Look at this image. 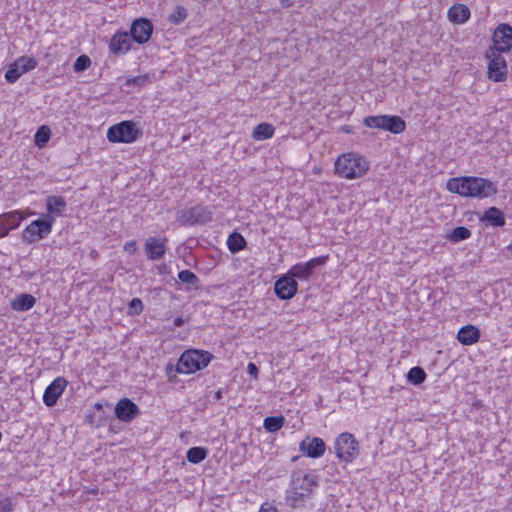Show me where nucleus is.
I'll use <instances>...</instances> for the list:
<instances>
[{
    "instance_id": "obj_1",
    "label": "nucleus",
    "mask_w": 512,
    "mask_h": 512,
    "mask_svg": "<svg viewBox=\"0 0 512 512\" xmlns=\"http://www.w3.org/2000/svg\"><path fill=\"white\" fill-rule=\"evenodd\" d=\"M447 189L461 196L475 198H487L497 193V187L492 181L480 177L449 179Z\"/></svg>"
},
{
    "instance_id": "obj_2",
    "label": "nucleus",
    "mask_w": 512,
    "mask_h": 512,
    "mask_svg": "<svg viewBox=\"0 0 512 512\" xmlns=\"http://www.w3.org/2000/svg\"><path fill=\"white\" fill-rule=\"evenodd\" d=\"M368 170V161L360 154L353 152L339 156L335 162V173L345 179L361 178Z\"/></svg>"
},
{
    "instance_id": "obj_3",
    "label": "nucleus",
    "mask_w": 512,
    "mask_h": 512,
    "mask_svg": "<svg viewBox=\"0 0 512 512\" xmlns=\"http://www.w3.org/2000/svg\"><path fill=\"white\" fill-rule=\"evenodd\" d=\"M211 359L212 355L207 351L188 350L179 358L176 369L179 373L190 374L204 369Z\"/></svg>"
},
{
    "instance_id": "obj_4",
    "label": "nucleus",
    "mask_w": 512,
    "mask_h": 512,
    "mask_svg": "<svg viewBox=\"0 0 512 512\" xmlns=\"http://www.w3.org/2000/svg\"><path fill=\"white\" fill-rule=\"evenodd\" d=\"M334 449L337 458L345 463H351L359 455L358 441L348 432H343L336 438Z\"/></svg>"
},
{
    "instance_id": "obj_5",
    "label": "nucleus",
    "mask_w": 512,
    "mask_h": 512,
    "mask_svg": "<svg viewBox=\"0 0 512 512\" xmlns=\"http://www.w3.org/2000/svg\"><path fill=\"white\" fill-rule=\"evenodd\" d=\"M141 134L134 122L122 121L108 129L107 139L112 143H133Z\"/></svg>"
},
{
    "instance_id": "obj_6",
    "label": "nucleus",
    "mask_w": 512,
    "mask_h": 512,
    "mask_svg": "<svg viewBox=\"0 0 512 512\" xmlns=\"http://www.w3.org/2000/svg\"><path fill=\"white\" fill-rule=\"evenodd\" d=\"M364 124L370 128L383 129L395 134L403 132L406 127L401 117L390 115L368 116L364 119Z\"/></svg>"
},
{
    "instance_id": "obj_7",
    "label": "nucleus",
    "mask_w": 512,
    "mask_h": 512,
    "mask_svg": "<svg viewBox=\"0 0 512 512\" xmlns=\"http://www.w3.org/2000/svg\"><path fill=\"white\" fill-rule=\"evenodd\" d=\"M486 58L488 62V77L494 82L504 81L507 77V62L501 53L495 50H487Z\"/></svg>"
},
{
    "instance_id": "obj_8",
    "label": "nucleus",
    "mask_w": 512,
    "mask_h": 512,
    "mask_svg": "<svg viewBox=\"0 0 512 512\" xmlns=\"http://www.w3.org/2000/svg\"><path fill=\"white\" fill-rule=\"evenodd\" d=\"M493 46L487 50H495L497 53L509 52L512 48V27L508 24H500L492 36Z\"/></svg>"
},
{
    "instance_id": "obj_9",
    "label": "nucleus",
    "mask_w": 512,
    "mask_h": 512,
    "mask_svg": "<svg viewBox=\"0 0 512 512\" xmlns=\"http://www.w3.org/2000/svg\"><path fill=\"white\" fill-rule=\"evenodd\" d=\"M52 230L50 220L44 218L31 222L23 231L22 238L27 243H33L45 238Z\"/></svg>"
},
{
    "instance_id": "obj_10",
    "label": "nucleus",
    "mask_w": 512,
    "mask_h": 512,
    "mask_svg": "<svg viewBox=\"0 0 512 512\" xmlns=\"http://www.w3.org/2000/svg\"><path fill=\"white\" fill-rule=\"evenodd\" d=\"M130 31L135 42L144 44L151 38L153 25L148 19L139 18L133 21Z\"/></svg>"
},
{
    "instance_id": "obj_11",
    "label": "nucleus",
    "mask_w": 512,
    "mask_h": 512,
    "mask_svg": "<svg viewBox=\"0 0 512 512\" xmlns=\"http://www.w3.org/2000/svg\"><path fill=\"white\" fill-rule=\"evenodd\" d=\"M299 449L303 455L319 458L325 453L326 444L321 438L307 436L300 442Z\"/></svg>"
},
{
    "instance_id": "obj_12",
    "label": "nucleus",
    "mask_w": 512,
    "mask_h": 512,
    "mask_svg": "<svg viewBox=\"0 0 512 512\" xmlns=\"http://www.w3.org/2000/svg\"><path fill=\"white\" fill-rule=\"evenodd\" d=\"M274 291L280 299H291L297 292V282L287 273L275 282Z\"/></svg>"
},
{
    "instance_id": "obj_13",
    "label": "nucleus",
    "mask_w": 512,
    "mask_h": 512,
    "mask_svg": "<svg viewBox=\"0 0 512 512\" xmlns=\"http://www.w3.org/2000/svg\"><path fill=\"white\" fill-rule=\"evenodd\" d=\"M139 414V407L128 398L119 400L115 406V415L120 421H132Z\"/></svg>"
},
{
    "instance_id": "obj_14",
    "label": "nucleus",
    "mask_w": 512,
    "mask_h": 512,
    "mask_svg": "<svg viewBox=\"0 0 512 512\" xmlns=\"http://www.w3.org/2000/svg\"><path fill=\"white\" fill-rule=\"evenodd\" d=\"M67 204L64 198L60 196H48L46 199L47 214L44 216L45 220H50L51 225L56 217L62 216L66 210Z\"/></svg>"
},
{
    "instance_id": "obj_15",
    "label": "nucleus",
    "mask_w": 512,
    "mask_h": 512,
    "mask_svg": "<svg viewBox=\"0 0 512 512\" xmlns=\"http://www.w3.org/2000/svg\"><path fill=\"white\" fill-rule=\"evenodd\" d=\"M166 238L149 237L145 241V252L150 260L161 259L167 250Z\"/></svg>"
},
{
    "instance_id": "obj_16",
    "label": "nucleus",
    "mask_w": 512,
    "mask_h": 512,
    "mask_svg": "<svg viewBox=\"0 0 512 512\" xmlns=\"http://www.w3.org/2000/svg\"><path fill=\"white\" fill-rule=\"evenodd\" d=\"M67 386V381L62 378H56L45 390L43 395V401L48 406L51 407L56 404L58 398L63 393L65 387Z\"/></svg>"
},
{
    "instance_id": "obj_17",
    "label": "nucleus",
    "mask_w": 512,
    "mask_h": 512,
    "mask_svg": "<svg viewBox=\"0 0 512 512\" xmlns=\"http://www.w3.org/2000/svg\"><path fill=\"white\" fill-rule=\"evenodd\" d=\"M131 39L128 33H116L109 44V49L116 55L125 54L130 50Z\"/></svg>"
},
{
    "instance_id": "obj_18",
    "label": "nucleus",
    "mask_w": 512,
    "mask_h": 512,
    "mask_svg": "<svg viewBox=\"0 0 512 512\" xmlns=\"http://www.w3.org/2000/svg\"><path fill=\"white\" fill-rule=\"evenodd\" d=\"M480 338V331L474 325H466L462 327L457 334L458 341L463 345H472Z\"/></svg>"
},
{
    "instance_id": "obj_19",
    "label": "nucleus",
    "mask_w": 512,
    "mask_h": 512,
    "mask_svg": "<svg viewBox=\"0 0 512 512\" xmlns=\"http://www.w3.org/2000/svg\"><path fill=\"white\" fill-rule=\"evenodd\" d=\"M470 17V10L464 4H454L448 10V18L453 23H464Z\"/></svg>"
},
{
    "instance_id": "obj_20",
    "label": "nucleus",
    "mask_w": 512,
    "mask_h": 512,
    "mask_svg": "<svg viewBox=\"0 0 512 512\" xmlns=\"http://www.w3.org/2000/svg\"><path fill=\"white\" fill-rule=\"evenodd\" d=\"M36 299L31 294H20L11 303V307L15 311H28L35 305Z\"/></svg>"
},
{
    "instance_id": "obj_21",
    "label": "nucleus",
    "mask_w": 512,
    "mask_h": 512,
    "mask_svg": "<svg viewBox=\"0 0 512 512\" xmlns=\"http://www.w3.org/2000/svg\"><path fill=\"white\" fill-rule=\"evenodd\" d=\"M1 217L4 220L5 227L7 228L8 233L11 230L18 228L21 221L24 219V215L20 211H11L8 213H3L1 214Z\"/></svg>"
},
{
    "instance_id": "obj_22",
    "label": "nucleus",
    "mask_w": 512,
    "mask_h": 512,
    "mask_svg": "<svg viewBox=\"0 0 512 512\" xmlns=\"http://www.w3.org/2000/svg\"><path fill=\"white\" fill-rule=\"evenodd\" d=\"M483 220L493 226L505 225V218L502 211L496 207H490L483 216Z\"/></svg>"
},
{
    "instance_id": "obj_23",
    "label": "nucleus",
    "mask_w": 512,
    "mask_h": 512,
    "mask_svg": "<svg viewBox=\"0 0 512 512\" xmlns=\"http://www.w3.org/2000/svg\"><path fill=\"white\" fill-rule=\"evenodd\" d=\"M275 128L273 125L268 123L258 124L252 133V137L256 141L266 140L273 136Z\"/></svg>"
},
{
    "instance_id": "obj_24",
    "label": "nucleus",
    "mask_w": 512,
    "mask_h": 512,
    "mask_svg": "<svg viewBox=\"0 0 512 512\" xmlns=\"http://www.w3.org/2000/svg\"><path fill=\"white\" fill-rule=\"evenodd\" d=\"M288 274L293 277L294 280H307L311 276V272L304 265V263H299L294 265L289 271Z\"/></svg>"
},
{
    "instance_id": "obj_25",
    "label": "nucleus",
    "mask_w": 512,
    "mask_h": 512,
    "mask_svg": "<svg viewBox=\"0 0 512 512\" xmlns=\"http://www.w3.org/2000/svg\"><path fill=\"white\" fill-rule=\"evenodd\" d=\"M283 416H271L264 419L263 426L269 432H276L284 425Z\"/></svg>"
},
{
    "instance_id": "obj_26",
    "label": "nucleus",
    "mask_w": 512,
    "mask_h": 512,
    "mask_svg": "<svg viewBox=\"0 0 512 512\" xmlns=\"http://www.w3.org/2000/svg\"><path fill=\"white\" fill-rule=\"evenodd\" d=\"M207 456V451L202 447H192L187 451L186 458L189 462L197 464Z\"/></svg>"
},
{
    "instance_id": "obj_27",
    "label": "nucleus",
    "mask_w": 512,
    "mask_h": 512,
    "mask_svg": "<svg viewBox=\"0 0 512 512\" xmlns=\"http://www.w3.org/2000/svg\"><path fill=\"white\" fill-rule=\"evenodd\" d=\"M246 241L239 233H232L227 240L231 252H238L245 247Z\"/></svg>"
},
{
    "instance_id": "obj_28",
    "label": "nucleus",
    "mask_w": 512,
    "mask_h": 512,
    "mask_svg": "<svg viewBox=\"0 0 512 512\" xmlns=\"http://www.w3.org/2000/svg\"><path fill=\"white\" fill-rule=\"evenodd\" d=\"M426 373L421 367H413L407 373V380L414 384L419 385L425 381Z\"/></svg>"
},
{
    "instance_id": "obj_29",
    "label": "nucleus",
    "mask_w": 512,
    "mask_h": 512,
    "mask_svg": "<svg viewBox=\"0 0 512 512\" xmlns=\"http://www.w3.org/2000/svg\"><path fill=\"white\" fill-rule=\"evenodd\" d=\"M471 235V232L468 228L459 226L454 228L451 233L448 235V239L454 243L459 241L468 239Z\"/></svg>"
},
{
    "instance_id": "obj_30",
    "label": "nucleus",
    "mask_w": 512,
    "mask_h": 512,
    "mask_svg": "<svg viewBox=\"0 0 512 512\" xmlns=\"http://www.w3.org/2000/svg\"><path fill=\"white\" fill-rule=\"evenodd\" d=\"M51 131L47 126H41L35 134V144L43 147L50 139Z\"/></svg>"
},
{
    "instance_id": "obj_31",
    "label": "nucleus",
    "mask_w": 512,
    "mask_h": 512,
    "mask_svg": "<svg viewBox=\"0 0 512 512\" xmlns=\"http://www.w3.org/2000/svg\"><path fill=\"white\" fill-rule=\"evenodd\" d=\"M178 279L182 283L190 284L192 286L197 287L199 279L198 277L191 272L190 270H182L178 273Z\"/></svg>"
},
{
    "instance_id": "obj_32",
    "label": "nucleus",
    "mask_w": 512,
    "mask_h": 512,
    "mask_svg": "<svg viewBox=\"0 0 512 512\" xmlns=\"http://www.w3.org/2000/svg\"><path fill=\"white\" fill-rule=\"evenodd\" d=\"M187 10L183 6H177L173 13L169 16L170 22L180 24L187 18Z\"/></svg>"
},
{
    "instance_id": "obj_33",
    "label": "nucleus",
    "mask_w": 512,
    "mask_h": 512,
    "mask_svg": "<svg viewBox=\"0 0 512 512\" xmlns=\"http://www.w3.org/2000/svg\"><path fill=\"white\" fill-rule=\"evenodd\" d=\"M91 65V60L87 55H80L76 58L73 69L76 72H82L88 69Z\"/></svg>"
},
{
    "instance_id": "obj_34",
    "label": "nucleus",
    "mask_w": 512,
    "mask_h": 512,
    "mask_svg": "<svg viewBox=\"0 0 512 512\" xmlns=\"http://www.w3.org/2000/svg\"><path fill=\"white\" fill-rule=\"evenodd\" d=\"M23 73L20 72L19 63L16 62L14 66L10 67L5 73V79L9 83L16 82Z\"/></svg>"
},
{
    "instance_id": "obj_35",
    "label": "nucleus",
    "mask_w": 512,
    "mask_h": 512,
    "mask_svg": "<svg viewBox=\"0 0 512 512\" xmlns=\"http://www.w3.org/2000/svg\"><path fill=\"white\" fill-rule=\"evenodd\" d=\"M19 63L20 72L25 73L36 67V61L32 58H21L17 61Z\"/></svg>"
},
{
    "instance_id": "obj_36",
    "label": "nucleus",
    "mask_w": 512,
    "mask_h": 512,
    "mask_svg": "<svg viewBox=\"0 0 512 512\" xmlns=\"http://www.w3.org/2000/svg\"><path fill=\"white\" fill-rule=\"evenodd\" d=\"M150 82V78L148 74L136 76L127 80V85H137V86H145Z\"/></svg>"
},
{
    "instance_id": "obj_37",
    "label": "nucleus",
    "mask_w": 512,
    "mask_h": 512,
    "mask_svg": "<svg viewBox=\"0 0 512 512\" xmlns=\"http://www.w3.org/2000/svg\"><path fill=\"white\" fill-rule=\"evenodd\" d=\"M327 259H328V256L316 257V258H313V259L307 261L306 263H304V265L308 268V270L311 273H313L314 268L319 265H323Z\"/></svg>"
},
{
    "instance_id": "obj_38",
    "label": "nucleus",
    "mask_w": 512,
    "mask_h": 512,
    "mask_svg": "<svg viewBox=\"0 0 512 512\" xmlns=\"http://www.w3.org/2000/svg\"><path fill=\"white\" fill-rule=\"evenodd\" d=\"M131 314H140L143 311V304L139 298H133L129 304Z\"/></svg>"
},
{
    "instance_id": "obj_39",
    "label": "nucleus",
    "mask_w": 512,
    "mask_h": 512,
    "mask_svg": "<svg viewBox=\"0 0 512 512\" xmlns=\"http://www.w3.org/2000/svg\"><path fill=\"white\" fill-rule=\"evenodd\" d=\"M297 481H301L302 482L301 487L307 493L311 491V489H312V487L314 485L313 479L310 476H308V475L303 476L301 479L298 478Z\"/></svg>"
},
{
    "instance_id": "obj_40",
    "label": "nucleus",
    "mask_w": 512,
    "mask_h": 512,
    "mask_svg": "<svg viewBox=\"0 0 512 512\" xmlns=\"http://www.w3.org/2000/svg\"><path fill=\"white\" fill-rule=\"evenodd\" d=\"M14 509V504L11 499L4 498L0 499V512H12Z\"/></svg>"
},
{
    "instance_id": "obj_41",
    "label": "nucleus",
    "mask_w": 512,
    "mask_h": 512,
    "mask_svg": "<svg viewBox=\"0 0 512 512\" xmlns=\"http://www.w3.org/2000/svg\"><path fill=\"white\" fill-rule=\"evenodd\" d=\"M247 370H248V373L253 376L254 378H257V375H258V368L257 366L250 362L247 366Z\"/></svg>"
},
{
    "instance_id": "obj_42",
    "label": "nucleus",
    "mask_w": 512,
    "mask_h": 512,
    "mask_svg": "<svg viewBox=\"0 0 512 512\" xmlns=\"http://www.w3.org/2000/svg\"><path fill=\"white\" fill-rule=\"evenodd\" d=\"M259 512H278L277 509L269 503H263Z\"/></svg>"
},
{
    "instance_id": "obj_43",
    "label": "nucleus",
    "mask_w": 512,
    "mask_h": 512,
    "mask_svg": "<svg viewBox=\"0 0 512 512\" xmlns=\"http://www.w3.org/2000/svg\"><path fill=\"white\" fill-rule=\"evenodd\" d=\"M124 249L126 252L132 254L136 251V243L134 241L125 244Z\"/></svg>"
},
{
    "instance_id": "obj_44",
    "label": "nucleus",
    "mask_w": 512,
    "mask_h": 512,
    "mask_svg": "<svg viewBox=\"0 0 512 512\" xmlns=\"http://www.w3.org/2000/svg\"><path fill=\"white\" fill-rule=\"evenodd\" d=\"M184 323L185 320L181 316L176 317L173 321L174 327H181Z\"/></svg>"
},
{
    "instance_id": "obj_45",
    "label": "nucleus",
    "mask_w": 512,
    "mask_h": 512,
    "mask_svg": "<svg viewBox=\"0 0 512 512\" xmlns=\"http://www.w3.org/2000/svg\"><path fill=\"white\" fill-rule=\"evenodd\" d=\"M282 5L288 7L290 5L289 0H282Z\"/></svg>"
},
{
    "instance_id": "obj_46",
    "label": "nucleus",
    "mask_w": 512,
    "mask_h": 512,
    "mask_svg": "<svg viewBox=\"0 0 512 512\" xmlns=\"http://www.w3.org/2000/svg\"><path fill=\"white\" fill-rule=\"evenodd\" d=\"M197 210H198L197 208H193V209H191V214H192V216H197V213H196V212H197Z\"/></svg>"
},
{
    "instance_id": "obj_47",
    "label": "nucleus",
    "mask_w": 512,
    "mask_h": 512,
    "mask_svg": "<svg viewBox=\"0 0 512 512\" xmlns=\"http://www.w3.org/2000/svg\"><path fill=\"white\" fill-rule=\"evenodd\" d=\"M95 408L98 409V410H101L102 409V404L96 403L95 404Z\"/></svg>"
},
{
    "instance_id": "obj_48",
    "label": "nucleus",
    "mask_w": 512,
    "mask_h": 512,
    "mask_svg": "<svg viewBox=\"0 0 512 512\" xmlns=\"http://www.w3.org/2000/svg\"><path fill=\"white\" fill-rule=\"evenodd\" d=\"M215 396H216L217 399H220L221 398V392L218 391Z\"/></svg>"
},
{
    "instance_id": "obj_49",
    "label": "nucleus",
    "mask_w": 512,
    "mask_h": 512,
    "mask_svg": "<svg viewBox=\"0 0 512 512\" xmlns=\"http://www.w3.org/2000/svg\"><path fill=\"white\" fill-rule=\"evenodd\" d=\"M508 250L512 254V243L508 246Z\"/></svg>"
}]
</instances>
